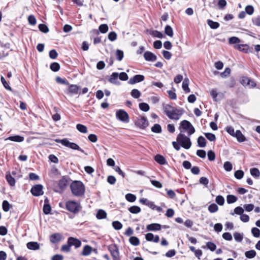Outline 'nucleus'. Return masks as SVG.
<instances>
[{"label":"nucleus","mask_w":260,"mask_h":260,"mask_svg":"<svg viewBox=\"0 0 260 260\" xmlns=\"http://www.w3.org/2000/svg\"><path fill=\"white\" fill-rule=\"evenodd\" d=\"M181 129H183L185 132H186L189 136L195 132V129L191 123L189 121L186 120H182L180 122V125L179 127V129L182 133V131Z\"/></svg>","instance_id":"4"},{"label":"nucleus","mask_w":260,"mask_h":260,"mask_svg":"<svg viewBox=\"0 0 260 260\" xmlns=\"http://www.w3.org/2000/svg\"><path fill=\"white\" fill-rule=\"evenodd\" d=\"M237 201V198L232 194L228 195L226 197L227 203L229 204H233Z\"/></svg>","instance_id":"33"},{"label":"nucleus","mask_w":260,"mask_h":260,"mask_svg":"<svg viewBox=\"0 0 260 260\" xmlns=\"http://www.w3.org/2000/svg\"><path fill=\"white\" fill-rule=\"evenodd\" d=\"M61 239V235L59 233L52 234L50 237L51 242L55 243L59 242Z\"/></svg>","instance_id":"23"},{"label":"nucleus","mask_w":260,"mask_h":260,"mask_svg":"<svg viewBox=\"0 0 260 260\" xmlns=\"http://www.w3.org/2000/svg\"><path fill=\"white\" fill-rule=\"evenodd\" d=\"M129 242L134 246H138L140 244L139 239L135 236L131 237L129 239Z\"/></svg>","instance_id":"34"},{"label":"nucleus","mask_w":260,"mask_h":260,"mask_svg":"<svg viewBox=\"0 0 260 260\" xmlns=\"http://www.w3.org/2000/svg\"><path fill=\"white\" fill-rule=\"evenodd\" d=\"M69 92L72 94H77L79 90V86L75 84H72L69 86Z\"/></svg>","instance_id":"25"},{"label":"nucleus","mask_w":260,"mask_h":260,"mask_svg":"<svg viewBox=\"0 0 260 260\" xmlns=\"http://www.w3.org/2000/svg\"><path fill=\"white\" fill-rule=\"evenodd\" d=\"M155 160L159 164L164 165L167 164L166 158L161 155L157 154L154 157Z\"/></svg>","instance_id":"21"},{"label":"nucleus","mask_w":260,"mask_h":260,"mask_svg":"<svg viewBox=\"0 0 260 260\" xmlns=\"http://www.w3.org/2000/svg\"><path fill=\"white\" fill-rule=\"evenodd\" d=\"M117 34L115 31H111L109 33L108 38L110 41L113 42L117 39Z\"/></svg>","instance_id":"49"},{"label":"nucleus","mask_w":260,"mask_h":260,"mask_svg":"<svg viewBox=\"0 0 260 260\" xmlns=\"http://www.w3.org/2000/svg\"><path fill=\"white\" fill-rule=\"evenodd\" d=\"M70 179L69 177L67 176H63L62 178L59 180L58 185L59 188L61 190H64L68 186V185L69 183Z\"/></svg>","instance_id":"12"},{"label":"nucleus","mask_w":260,"mask_h":260,"mask_svg":"<svg viewBox=\"0 0 260 260\" xmlns=\"http://www.w3.org/2000/svg\"><path fill=\"white\" fill-rule=\"evenodd\" d=\"M116 117L117 119L124 122H129V116L128 113L123 110H118L116 112Z\"/></svg>","instance_id":"8"},{"label":"nucleus","mask_w":260,"mask_h":260,"mask_svg":"<svg viewBox=\"0 0 260 260\" xmlns=\"http://www.w3.org/2000/svg\"><path fill=\"white\" fill-rule=\"evenodd\" d=\"M108 249L112 257L113 260H121L119 249L117 245L115 244H110L108 246Z\"/></svg>","instance_id":"7"},{"label":"nucleus","mask_w":260,"mask_h":260,"mask_svg":"<svg viewBox=\"0 0 260 260\" xmlns=\"http://www.w3.org/2000/svg\"><path fill=\"white\" fill-rule=\"evenodd\" d=\"M205 136L210 141H214L216 139L215 135L212 133H204Z\"/></svg>","instance_id":"59"},{"label":"nucleus","mask_w":260,"mask_h":260,"mask_svg":"<svg viewBox=\"0 0 260 260\" xmlns=\"http://www.w3.org/2000/svg\"><path fill=\"white\" fill-rule=\"evenodd\" d=\"M126 200L129 202H134L136 200L135 195L132 193H127L125 195Z\"/></svg>","instance_id":"47"},{"label":"nucleus","mask_w":260,"mask_h":260,"mask_svg":"<svg viewBox=\"0 0 260 260\" xmlns=\"http://www.w3.org/2000/svg\"><path fill=\"white\" fill-rule=\"evenodd\" d=\"M118 73L114 72L110 76L109 80H108L109 82L113 84L119 85L120 84V83L118 81Z\"/></svg>","instance_id":"17"},{"label":"nucleus","mask_w":260,"mask_h":260,"mask_svg":"<svg viewBox=\"0 0 260 260\" xmlns=\"http://www.w3.org/2000/svg\"><path fill=\"white\" fill-rule=\"evenodd\" d=\"M55 141L56 143H60L62 145L69 147L73 150H77L82 153H84V151L82 149H81L77 144L73 142H70L67 139H55Z\"/></svg>","instance_id":"5"},{"label":"nucleus","mask_w":260,"mask_h":260,"mask_svg":"<svg viewBox=\"0 0 260 260\" xmlns=\"http://www.w3.org/2000/svg\"><path fill=\"white\" fill-rule=\"evenodd\" d=\"M71 192L75 196L81 197L84 195L85 187L81 181H74L70 185Z\"/></svg>","instance_id":"2"},{"label":"nucleus","mask_w":260,"mask_h":260,"mask_svg":"<svg viewBox=\"0 0 260 260\" xmlns=\"http://www.w3.org/2000/svg\"><path fill=\"white\" fill-rule=\"evenodd\" d=\"M234 137L236 138L239 142H243L246 140L245 136L242 134L240 130H237L235 132V135Z\"/></svg>","instance_id":"22"},{"label":"nucleus","mask_w":260,"mask_h":260,"mask_svg":"<svg viewBox=\"0 0 260 260\" xmlns=\"http://www.w3.org/2000/svg\"><path fill=\"white\" fill-rule=\"evenodd\" d=\"M197 142L200 147H205L206 146V140L203 136L199 137Z\"/></svg>","instance_id":"28"},{"label":"nucleus","mask_w":260,"mask_h":260,"mask_svg":"<svg viewBox=\"0 0 260 260\" xmlns=\"http://www.w3.org/2000/svg\"><path fill=\"white\" fill-rule=\"evenodd\" d=\"M135 124L139 128L144 129L148 125V121L146 117L140 116L136 120Z\"/></svg>","instance_id":"9"},{"label":"nucleus","mask_w":260,"mask_h":260,"mask_svg":"<svg viewBox=\"0 0 260 260\" xmlns=\"http://www.w3.org/2000/svg\"><path fill=\"white\" fill-rule=\"evenodd\" d=\"M38 27L39 30L44 33H47L49 31L48 27L44 24H40Z\"/></svg>","instance_id":"53"},{"label":"nucleus","mask_w":260,"mask_h":260,"mask_svg":"<svg viewBox=\"0 0 260 260\" xmlns=\"http://www.w3.org/2000/svg\"><path fill=\"white\" fill-rule=\"evenodd\" d=\"M206 246L207 248L212 251H214L216 248V245L214 243L211 242H208L206 243Z\"/></svg>","instance_id":"62"},{"label":"nucleus","mask_w":260,"mask_h":260,"mask_svg":"<svg viewBox=\"0 0 260 260\" xmlns=\"http://www.w3.org/2000/svg\"><path fill=\"white\" fill-rule=\"evenodd\" d=\"M240 42V40L236 37H232L229 39V43L230 44H235Z\"/></svg>","instance_id":"55"},{"label":"nucleus","mask_w":260,"mask_h":260,"mask_svg":"<svg viewBox=\"0 0 260 260\" xmlns=\"http://www.w3.org/2000/svg\"><path fill=\"white\" fill-rule=\"evenodd\" d=\"M189 80L187 78H185L182 83V88L186 93L190 92V89L188 87Z\"/></svg>","instance_id":"27"},{"label":"nucleus","mask_w":260,"mask_h":260,"mask_svg":"<svg viewBox=\"0 0 260 260\" xmlns=\"http://www.w3.org/2000/svg\"><path fill=\"white\" fill-rule=\"evenodd\" d=\"M223 168L225 171H226L228 172H230L232 170L233 166L231 162L225 161L224 163Z\"/></svg>","instance_id":"52"},{"label":"nucleus","mask_w":260,"mask_h":260,"mask_svg":"<svg viewBox=\"0 0 260 260\" xmlns=\"http://www.w3.org/2000/svg\"><path fill=\"white\" fill-rule=\"evenodd\" d=\"M6 179L10 186H13L15 185V179L10 173L6 174Z\"/></svg>","instance_id":"26"},{"label":"nucleus","mask_w":260,"mask_h":260,"mask_svg":"<svg viewBox=\"0 0 260 260\" xmlns=\"http://www.w3.org/2000/svg\"><path fill=\"white\" fill-rule=\"evenodd\" d=\"M66 207L69 211L74 214L78 213L81 209V205L74 201H69L66 203Z\"/></svg>","instance_id":"6"},{"label":"nucleus","mask_w":260,"mask_h":260,"mask_svg":"<svg viewBox=\"0 0 260 260\" xmlns=\"http://www.w3.org/2000/svg\"><path fill=\"white\" fill-rule=\"evenodd\" d=\"M231 69L229 68H226L224 71L220 74L222 78H226L230 76L231 74Z\"/></svg>","instance_id":"57"},{"label":"nucleus","mask_w":260,"mask_h":260,"mask_svg":"<svg viewBox=\"0 0 260 260\" xmlns=\"http://www.w3.org/2000/svg\"><path fill=\"white\" fill-rule=\"evenodd\" d=\"M251 233L253 236L256 238L260 236V230L257 228H253L251 229Z\"/></svg>","instance_id":"61"},{"label":"nucleus","mask_w":260,"mask_h":260,"mask_svg":"<svg viewBox=\"0 0 260 260\" xmlns=\"http://www.w3.org/2000/svg\"><path fill=\"white\" fill-rule=\"evenodd\" d=\"M43 210L45 214L47 215L50 213L51 208L49 204V200L47 198H46L44 200V205Z\"/></svg>","instance_id":"18"},{"label":"nucleus","mask_w":260,"mask_h":260,"mask_svg":"<svg viewBox=\"0 0 260 260\" xmlns=\"http://www.w3.org/2000/svg\"><path fill=\"white\" fill-rule=\"evenodd\" d=\"M116 56L117 59L118 61H121L123 57V52L119 49L116 50Z\"/></svg>","instance_id":"58"},{"label":"nucleus","mask_w":260,"mask_h":260,"mask_svg":"<svg viewBox=\"0 0 260 260\" xmlns=\"http://www.w3.org/2000/svg\"><path fill=\"white\" fill-rule=\"evenodd\" d=\"M108 26L106 24H103L99 26V31L103 34H105L108 31Z\"/></svg>","instance_id":"41"},{"label":"nucleus","mask_w":260,"mask_h":260,"mask_svg":"<svg viewBox=\"0 0 260 260\" xmlns=\"http://www.w3.org/2000/svg\"><path fill=\"white\" fill-rule=\"evenodd\" d=\"M144 57L145 59L148 61H154L156 60V56L150 51H146L144 54Z\"/></svg>","instance_id":"15"},{"label":"nucleus","mask_w":260,"mask_h":260,"mask_svg":"<svg viewBox=\"0 0 260 260\" xmlns=\"http://www.w3.org/2000/svg\"><path fill=\"white\" fill-rule=\"evenodd\" d=\"M165 34L169 37L173 36V30L172 28L169 25L166 26L165 28Z\"/></svg>","instance_id":"37"},{"label":"nucleus","mask_w":260,"mask_h":260,"mask_svg":"<svg viewBox=\"0 0 260 260\" xmlns=\"http://www.w3.org/2000/svg\"><path fill=\"white\" fill-rule=\"evenodd\" d=\"M215 201L219 205L222 206L224 203V199L222 196H217Z\"/></svg>","instance_id":"56"},{"label":"nucleus","mask_w":260,"mask_h":260,"mask_svg":"<svg viewBox=\"0 0 260 260\" xmlns=\"http://www.w3.org/2000/svg\"><path fill=\"white\" fill-rule=\"evenodd\" d=\"M225 130L228 133H229L230 135L233 137H234L235 135V132L234 127L231 126H226L225 128Z\"/></svg>","instance_id":"63"},{"label":"nucleus","mask_w":260,"mask_h":260,"mask_svg":"<svg viewBox=\"0 0 260 260\" xmlns=\"http://www.w3.org/2000/svg\"><path fill=\"white\" fill-rule=\"evenodd\" d=\"M9 139L14 142H21L24 140V138L20 136H14L10 137Z\"/></svg>","instance_id":"35"},{"label":"nucleus","mask_w":260,"mask_h":260,"mask_svg":"<svg viewBox=\"0 0 260 260\" xmlns=\"http://www.w3.org/2000/svg\"><path fill=\"white\" fill-rule=\"evenodd\" d=\"M245 256L248 258H252L256 255V252L254 250H251L245 252Z\"/></svg>","instance_id":"39"},{"label":"nucleus","mask_w":260,"mask_h":260,"mask_svg":"<svg viewBox=\"0 0 260 260\" xmlns=\"http://www.w3.org/2000/svg\"><path fill=\"white\" fill-rule=\"evenodd\" d=\"M43 188L41 184L35 185L31 188L30 192L33 196L38 197L43 194Z\"/></svg>","instance_id":"11"},{"label":"nucleus","mask_w":260,"mask_h":260,"mask_svg":"<svg viewBox=\"0 0 260 260\" xmlns=\"http://www.w3.org/2000/svg\"><path fill=\"white\" fill-rule=\"evenodd\" d=\"M207 24L212 29H216L218 28L220 25L218 22L213 21L210 19L207 20Z\"/></svg>","instance_id":"29"},{"label":"nucleus","mask_w":260,"mask_h":260,"mask_svg":"<svg viewBox=\"0 0 260 260\" xmlns=\"http://www.w3.org/2000/svg\"><path fill=\"white\" fill-rule=\"evenodd\" d=\"M92 251V247L88 245H85L83 249L82 255L84 256H87L90 254Z\"/></svg>","instance_id":"24"},{"label":"nucleus","mask_w":260,"mask_h":260,"mask_svg":"<svg viewBox=\"0 0 260 260\" xmlns=\"http://www.w3.org/2000/svg\"><path fill=\"white\" fill-rule=\"evenodd\" d=\"M76 128L78 131H79L80 133L85 134L87 133V127L83 125L82 124H77L76 125Z\"/></svg>","instance_id":"31"},{"label":"nucleus","mask_w":260,"mask_h":260,"mask_svg":"<svg viewBox=\"0 0 260 260\" xmlns=\"http://www.w3.org/2000/svg\"><path fill=\"white\" fill-rule=\"evenodd\" d=\"M131 95L135 99L139 98L141 95V92L137 89H134L131 91Z\"/></svg>","instance_id":"51"},{"label":"nucleus","mask_w":260,"mask_h":260,"mask_svg":"<svg viewBox=\"0 0 260 260\" xmlns=\"http://www.w3.org/2000/svg\"><path fill=\"white\" fill-rule=\"evenodd\" d=\"M144 78V76L142 75H136L133 78L129 79L128 83L130 84H134L143 81Z\"/></svg>","instance_id":"14"},{"label":"nucleus","mask_w":260,"mask_h":260,"mask_svg":"<svg viewBox=\"0 0 260 260\" xmlns=\"http://www.w3.org/2000/svg\"><path fill=\"white\" fill-rule=\"evenodd\" d=\"M68 243L70 244L71 247L74 246L76 248L81 246V242L78 239L70 237L68 239Z\"/></svg>","instance_id":"13"},{"label":"nucleus","mask_w":260,"mask_h":260,"mask_svg":"<svg viewBox=\"0 0 260 260\" xmlns=\"http://www.w3.org/2000/svg\"><path fill=\"white\" fill-rule=\"evenodd\" d=\"M177 142L186 149H188L191 146V142L189 137L180 133L177 137Z\"/></svg>","instance_id":"3"},{"label":"nucleus","mask_w":260,"mask_h":260,"mask_svg":"<svg viewBox=\"0 0 260 260\" xmlns=\"http://www.w3.org/2000/svg\"><path fill=\"white\" fill-rule=\"evenodd\" d=\"M161 225L159 223H154L147 225V230L149 231H157L161 229Z\"/></svg>","instance_id":"19"},{"label":"nucleus","mask_w":260,"mask_h":260,"mask_svg":"<svg viewBox=\"0 0 260 260\" xmlns=\"http://www.w3.org/2000/svg\"><path fill=\"white\" fill-rule=\"evenodd\" d=\"M50 69L53 72H57L60 69V65L57 62H53L50 64Z\"/></svg>","instance_id":"42"},{"label":"nucleus","mask_w":260,"mask_h":260,"mask_svg":"<svg viewBox=\"0 0 260 260\" xmlns=\"http://www.w3.org/2000/svg\"><path fill=\"white\" fill-rule=\"evenodd\" d=\"M112 226L116 230H119L122 227V224L118 221H114L112 222Z\"/></svg>","instance_id":"54"},{"label":"nucleus","mask_w":260,"mask_h":260,"mask_svg":"<svg viewBox=\"0 0 260 260\" xmlns=\"http://www.w3.org/2000/svg\"><path fill=\"white\" fill-rule=\"evenodd\" d=\"M151 131L155 133H160L161 132V127L159 124H155L152 127Z\"/></svg>","instance_id":"40"},{"label":"nucleus","mask_w":260,"mask_h":260,"mask_svg":"<svg viewBox=\"0 0 260 260\" xmlns=\"http://www.w3.org/2000/svg\"><path fill=\"white\" fill-rule=\"evenodd\" d=\"M234 47L235 49L246 53L250 52L249 46L247 44H238L235 45Z\"/></svg>","instance_id":"16"},{"label":"nucleus","mask_w":260,"mask_h":260,"mask_svg":"<svg viewBox=\"0 0 260 260\" xmlns=\"http://www.w3.org/2000/svg\"><path fill=\"white\" fill-rule=\"evenodd\" d=\"M218 207L217 205L214 203L210 205L208 207V210L211 213H214L217 211Z\"/></svg>","instance_id":"45"},{"label":"nucleus","mask_w":260,"mask_h":260,"mask_svg":"<svg viewBox=\"0 0 260 260\" xmlns=\"http://www.w3.org/2000/svg\"><path fill=\"white\" fill-rule=\"evenodd\" d=\"M1 82H2L3 86L6 89H7L9 91H12V88L9 86V85L7 82V81H6L5 79L4 78V77L3 76H1Z\"/></svg>","instance_id":"44"},{"label":"nucleus","mask_w":260,"mask_h":260,"mask_svg":"<svg viewBox=\"0 0 260 260\" xmlns=\"http://www.w3.org/2000/svg\"><path fill=\"white\" fill-rule=\"evenodd\" d=\"M164 111L169 118L177 120L180 119L183 114L182 109H177L170 105H166L163 107Z\"/></svg>","instance_id":"1"},{"label":"nucleus","mask_w":260,"mask_h":260,"mask_svg":"<svg viewBox=\"0 0 260 260\" xmlns=\"http://www.w3.org/2000/svg\"><path fill=\"white\" fill-rule=\"evenodd\" d=\"M234 176L238 179H241L243 177L244 172L242 170H237L235 172Z\"/></svg>","instance_id":"60"},{"label":"nucleus","mask_w":260,"mask_h":260,"mask_svg":"<svg viewBox=\"0 0 260 260\" xmlns=\"http://www.w3.org/2000/svg\"><path fill=\"white\" fill-rule=\"evenodd\" d=\"M2 207L5 212H8L10 210V204L8 201L5 200L3 202Z\"/></svg>","instance_id":"50"},{"label":"nucleus","mask_w":260,"mask_h":260,"mask_svg":"<svg viewBox=\"0 0 260 260\" xmlns=\"http://www.w3.org/2000/svg\"><path fill=\"white\" fill-rule=\"evenodd\" d=\"M128 211L133 214H138L141 212V208L137 206H133L128 209Z\"/></svg>","instance_id":"32"},{"label":"nucleus","mask_w":260,"mask_h":260,"mask_svg":"<svg viewBox=\"0 0 260 260\" xmlns=\"http://www.w3.org/2000/svg\"><path fill=\"white\" fill-rule=\"evenodd\" d=\"M139 106L140 110L144 112H147L150 109L149 106L146 103H140Z\"/></svg>","instance_id":"36"},{"label":"nucleus","mask_w":260,"mask_h":260,"mask_svg":"<svg viewBox=\"0 0 260 260\" xmlns=\"http://www.w3.org/2000/svg\"><path fill=\"white\" fill-rule=\"evenodd\" d=\"M251 175L255 177H258L260 176V172L259 170L256 168H253L250 169Z\"/></svg>","instance_id":"43"},{"label":"nucleus","mask_w":260,"mask_h":260,"mask_svg":"<svg viewBox=\"0 0 260 260\" xmlns=\"http://www.w3.org/2000/svg\"><path fill=\"white\" fill-rule=\"evenodd\" d=\"M27 248L32 250H36L40 248V245L37 242H29L26 244Z\"/></svg>","instance_id":"20"},{"label":"nucleus","mask_w":260,"mask_h":260,"mask_svg":"<svg viewBox=\"0 0 260 260\" xmlns=\"http://www.w3.org/2000/svg\"><path fill=\"white\" fill-rule=\"evenodd\" d=\"M245 12L248 15H252L254 12V8L251 5L247 6L245 9Z\"/></svg>","instance_id":"64"},{"label":"nucleus","mask_w":260,"mask_h":260,"mask_svg":"<svg viewBox=\"0 0 260 260\" xmlns=\"http://www.w3.org/2000/svg\"><path fill=\"white\" fill-rule=\"evenodd\" d=\"M234 237L235 241L237 242H241L243 239V234L236 232L234 234Z\"/></svg>","instance_id":"38"},{"label":"nucleus","mask_w":260,"mask_h":260,"mask_svg":"<svg viewBox=\"0 0 260 260\" xmlns=\"http://www.w3.org/2000/svg\"><path fill=\"white\" fill-rule=\"evenodd\" d=\"M106 216H107L106 212L102 209L99 210L98 211V213L96 215V218L99 219L106 218Z\"/></svg>","instance_id":"30"},{"label":"nucleus","mask_w":260,"mask_h":260,"mask_svg":"<svg viewBox=\"0 0 260 260\" xmlns=\"http://www.w3.org/2000/svg\"><path fill=\"white\" fill-rule=\"evenodd\" d=\"M150 34L152 35L153 37L161 39L163 38V34L158 30H152L150 32Z\"/></svg>","instance_id":"46"},{"label":"nucleus","mask_w":260,"mask_h":260,"mask_svg":"<svg viewBox=\"0 0 260 260\" xmlns=\"http://www.w3.org/2000/svg\"><path fill=\"white\" fill-rule=\"evenodd\" d=\"M244 212V209L240 206L237 207L234 209V213H231V215H234L235 214L241 215Z\"/></svg>","instance_id":"48"},{"label":"nucleus","mask_w":260,"mask_h":260,"mask_svg":"<svg viewBox=\"0 0 260 260\" xmlns=\"http://www.w3.org/2000/svg\"><path fill=\"white\" fill-rule=\"evenodd\" d=\"M240 82L244 86L248 88H253L256 86V83L253 80L246 77H242Z\"/></svg>","instance_id":"10"}]
</instances>
